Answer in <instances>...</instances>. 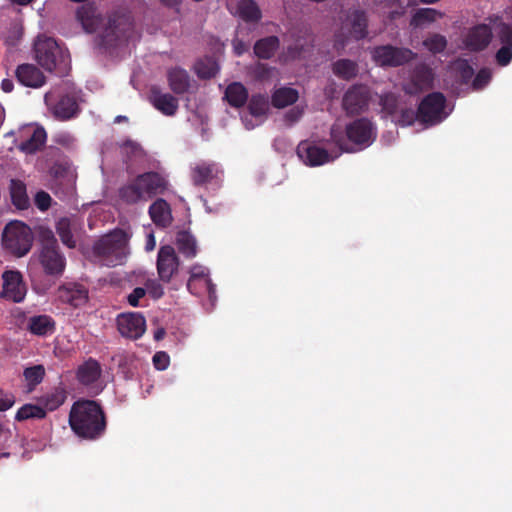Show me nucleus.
<instances>
[{
	"instance_id": "7",
	"label": "nucleus",
	"mask_w": 512,
	"mask_h": 512,
	"mask_svg": "<svg viewBox=\"0 0 512 512\" xmlns=\"http://www.w3.org/2000/svg\"><path fill=\"white\" fill-rule=\"evenodd\" d=\"M368 35V17L364 10L354 9L346 17L340 31L334 35L333 47L338 54L344 52L350 39H365Z\"/></svg>"
},
{
	"instance_id": "39",
	"label": "nucleus",
	"mask_w": 512,
	"mask_h": 512,
	"mask_svg": "<svg viewBox=\"0 0 512 512\" xmlns=\"http://www.w3.org/2000/svg\"><path fill=\"white\" fill-rule=\"evenodd\" d=\"M442 13L433 8H420L413 14L410 25L412 27H420L426 23L434 22L437 18L441 17Z\"/></svg>"
},
{
	"instance_id": "2",
	"label": "nucleus",
	"mask_w": 512,
	"mask_h": 512,
	"mask_svg": "<svg viewBox=\"0 0 512 512\" xmlns=\"http://www.w3.org/2000/svg\"><path fill=\"white\" fill-rule=\"evenodd\" d=\"M69 425L79 438L94 441L101 438L106 431V415L96 401L80 399L70 409Z\"/></svg>"
},
{
	"instance_id": "53",
	"label": "nucleus",
	"mask_w": 512,
	"mask_h": 512,
	"mask_svg": "<svg viewBox=\"0 0 512 512\" xmlns=\"http://www.w3.org/2000/svg\"><path fill=\"white\" fill-rule=\"evenodd\" d=\"M416 119H418L417 112L411 108H405L401 110L397 122L401 126H410L415 122Z\"/></svg>"
},
{
	"instance_id": "52",
	"label": "nucleus",
	"mask_w": 512,
	"mask_h": 512,
	"mask_svg": "<svg viewBox=\"0 0 512 512\" xmlns=\"http://www.w3.org/2000/svg\"><path fill=\"white\" fill-rule=\"evenodd\" d=\"M495 58L498 65L507 66L512 60V47L503 45L496 52Z\"/></svg>"
},
{
	"instance_id": "61",
	"label": "nucleus",
	"mask_w": 512,
	"mask_h": 512,
	"mask_svg": "<svg viewBox=\"0 0 512 512\" xmlns=\"http://www.w3.org/2000/svg\"><path fill=\"white\" fill-rule=\"evenodd\" d=\"M160 2L170 8H174L179 5L180 0H160Z\"/></svg>"
},
{
	"instance_id": "46",
	"label": "nucleus",
	"mask_w": 512,
	"mask_h": 512,
	"mask_svg": "<svg viewBox=\"0 0 512 512\" xmlns=\"http://www.w3.org/2000/svg\"><path fill=\"white\" fill-rule=\"evenodd\" d=\"M273 71V67H270L269 65L261 62H257L250 67L249 73L254 80L264 82L271 78Z\"/></svg>"
},
{
	"instance_id": "22",
	"label": "nucleus",
	"mask_w": 512,
	"mask_h": 512,
	"mask_svg": "<svg viewBox=\"0 0 512 512\" xmlns=\"http://www.w3.org/2000/svg\"><path fill=\"white\" fill-rule=\"evenodd\" d=\"M25 139L17 144V148L25 154H35L40 151L47 140V133L43 127L29 128L24 131Z\"/></svg>"
},
{
	"instance_id": "48",
	"label": "nucleus",
	"mask_w": 512,
	"mask_h": 512,
	"mask_svg": "<svg viewBox=\"0 0 512 512\" xmlns=\"http://www.w3.org/2000/svg\"><path fill=\"white\" fill-rule=\"evenodd\" d=\"M382 111L389 116H394L398 109V100L393 93H386L380 97Z\"/></svg>"
},
{
	"instance_id": "16",
	"label": "nucleus",
	"mask_w": 512,
	"mask_h": 512,
	"mask_svg": "<svg viewBox=\"0 0 512 512\" xmlns=\"http://www.w3.org/2000/svg\"><path fill=\"white\" fill-rule=\"evenodd\" d=\"M156 266L159 279L169 283L179 268V258L172 246L165 245L159 249Z\"/></svg>"
},
{
	"instance_id": "14",
	"label": "nucleus",
	"mask_w": 512,
	"mask_h": 512,
	"mask_svg": "<svg viewBox=\"0 0 512 512\" xmlns=\"http://www.w3.org/2000/svg\"><path fill=\"white\" fill-rule=\"evenodd\" d=\"M101 374L100 363L93 358H89L77 368L76 379L90 392L97 395L102 390V386L99 384Z\"/></svg>"
},
{
	"instance_id": "9",
	"label": "nucleus",
	"mask_w": 512,
	"mask_h": 512,
	"mask_svg": "<svg viewBox=\"0 0 512 512\" xmlns=\"http://www.w3.org/2000/svg\"><path fill=\"white\" fill-rule=\"evenodd\" d=\"M371 57L380 67H400L416 59L417 53L406 47L386 44L375 46Z\"/></svg>"
},
{
	"instance_id": "3",
	"label": "nucleus",
	"mask_w": 512,
	"mask_h": 512,
	"mask_svg": "<svg viewBox=\"0 0 512 512\" xmlns=\"http://www.w3.org/2000/svg\"><path fill=\"white\" fill-rule=\"evenodd\" d=\"M344 137L339 128L332 127L330 137L342 152L353 153L369 147L376 139L374 124L365 117L346 125Z\"/></svg>"
},
{
	"instance_id": "33",
	"label": "nucleus",
	"mask_w": 512,
	"mask_h": 512,
	"mask_svg": "<svg viewBox=\"0 0 512 512\" xmlns=\"http://www.w3.org/2000/svg\"><path fill=\"white\" fill-rule=\"evenodd\" d=\"M237 14L247 23H257L262 18V12L254 0H240L237 4Z\"/></svg>"
},
{
	"instance_id": "8",
	"label": "nucleus",
	"mask_w": 512,
	"mask_h": 512,
	"mask_svg": "<svg viewBox=\"0 0 512 512\" xmlns=\"http://www.w3.org/2000/svg\"><path fill=\"white\" fill-rule=\"evenodd\" d=\"M33 236L28 225L21 221L8 223L2 233V245L16 257H23L32 247Z\"/></svg>"
},
{
	"instance_id": "13",
	"label": "nucleus",
	"mask_w": 512,
	"mask_h": 512,
	"mask_svg": "<svg viewBox=\"0 0 512 512\" xmlns=\"http://www.w3.org/2000/svg\"><path fill=\"white\" fill-rule=\"evenodd\" d=\"M116 322L119 333L128 339L137 340L146 330V320L139 312L122 313L118 315Z\"/></svg>"
},
{
	"instance_id": "28",
	"label": "nucleus",
	"mask_w": 512,
	"mask_h": 512,
	"mask_svg": "<svg viewBox=\"0 0 512 512\" xmlns=\"http://www.w3.org/2000/svg\"><path fill=\"white\" fill-rule=\"evenodd\" d=\"M55 321L49 315H37L29 318L28 330L37 336H48L55 332Z\"/></svg>"
},
{
	"instance_id": "37",
	"label": "nucleus",
	"mask_w": 512,
	"mask_h": 512,
	"mask_svg": "<svg viewBox=\"0 0 512 512\" xmlns=\"http://www.w3.org/2000/svg\"><path fill=\"white\" fill-rule=\"evenodd\" d=\"M298 91L290 87H282L274 91L271 103L276 108H284L294 104L298 100Z\"/></svg>"
},
{
	"instance_id": "17",
	"label": "nucleus",
	"mask_w": 512,
	"mask_h": 512,
	"mask_svg": "<svg viewBox=\"0 0 512 512\" xmlns=\"http://www.w3.org/2000/svg\"><path fill=\"white\" fill-rule=\"evenodd\" d=\"M492 36V29L489 25L477 24L468 29L462 42L468 51L481 52L489 46Z\"/></svg>"
},
{
	"instance_id": "49",
	"label": "nucleus",
	"mask_w": 512,
	"mask_h": 512,
	"mask_svg": "<svg viewBox=\"0 0 512 512\" xmlns=\"http://www.w3.org/2000/svg\"><path fill=\"white\" fill-rule=\"evenodd\" d=\"M492 77L491 70L489 68H481L475 75L472 81L473 90H481L488 85Z\"/></svg>"
},
{
	"instance_id": "63",
	"label": "nucleus",
	"mask_w": 512,
	"mask_h": 512,
	"mask_svg": "<svg viewBox=\"0 0 512 512\" xmlns=\"http://www.w3.org/2000/svg\"><path fill=\"white\" fill-rule=\"evenodd\" d=\"M154 247H155V239H154L153 234H150L149 235V239H148L147 244H146V249L147 250H152V249H154Z\"/></svg>"
},
{
	"instance_id": "35",
	"label": "nucleus",
	"mask_w": 512,
	"mask_h": 512,
	"mask_svg": "<svg viewBox=\"0 0 512 512\" xmlns=\"http://www.w3.org/2000/svg\"><path fill=\"white\" fill-rule=\"evenodd\" d=\"M412 81L419 89H428L434 81V72L426 64H418L412 72Z\"/></svg>"
},
{
	"instance_id": "23",
	"label": "nucleus",
	"mask_w": 512,
	"mask_h": 512,
	"mask_svg": "<svg viewBox=\"0 0 512 512\" xmlns=\"http://www.w3.org/2000/svg\"><path fill=\"white\" fill-rule=\"evenodd\" d=\"M149 216L158 228H168L173 222L170 204L163 198H157L149 207Z\"/></svg>"
},
{
	"instance_id": "4",
	"label": "nucleus",
	"mask_w": 512,
	"mask_h": 512,
	"mask_svg": "<svg viewBox=\"0 0 512 512\" xmlns=\"http://www.w3.org/2000/svg\"><path fill=\"white\" fill-rule=\"evenodd\" d=\"M38 240V261L44 273L52 277H61L66 268V258L60 250L54 232L48 227L40 226Z\"/></svg>"
},
{
	"instance_id": "43",
	"label": "nucleus",
	"mask_w": 512,
	"mask_h": 512,
	"mask_svg": "<svg viewBox=\"0 0 512 512\" xmlns=\"http://www.w3.org/2000/svg\"><path fill=\"white\" fill-rule=\"evenodd\" d=\"M248 109L250 114L256 117L266 115L269 109L267 96L263 94L252 95L249 101Z\"/></svg>"
},
{
	"instance_id": "26",
	"label": "nucleus",
	"mask_w": 512,
	"mask_h": 512,
	"mask_svg": "<svg viewBox=\"0 0 512 512\" xmlns=\"http://www.w3.org/2000/svg\"><path fill=\"white\" fill-rule=\"evenodd\" d=\"M51 110L56 119L66 121L78 114L79 106L74 96L64 95Z\"/></svg>"
},
{
	"instance_id": "29",
	"label": "nucleus",
	"mask_w": 512,
	"mask_h": 512,
	"mask_svg": "<svg viewBox=\"0 0 512 512\" xmlns=\"http://www.w3.org/2000/svg\"><path fill=\"white\" fill-rule=\"evenodd\" d=\"M9 192L12 204L19 210H26L30 207V199L27 194V188L23 181L11 179Z\"/></svg>"
},
{
	"instance_id": "24",
	"label": "nucleus",
	"mask_w": 512,
	"mask_h": 512,
	"mask_svg": "<svg viewBox=\"0 0 512 512\" xmlns=\"http://www.w3.org/2000/svg\"><path fill=\"white\" fill-rule=\"evenodd\" d=\"M222 173L218 164L215 162H200L191 170V180L195 186L205 185L218 178Z\"/></svg>"
},
{
	"instance_id": "12",
	"label": "nucleus",
	"mask_w": 512,
	"mask_h": 512,
	"mask_svg": "<svg viewBox=\"0 0 512 512\" xmlns=\"http://www.w3.org/2000/svg\"><path fill=\"white\" fill-rule=\"evenodd\" d=\"M1 297L13 303H21L27 294V286L18 270H5L2 273Z\"/></svg>"
},
{
	"instance_id": "21",
	"label": "nucleus",
	"mask_w": 512,
	"mask_h": 512,
	"mask_svg": "<svg viewBox=\"0 0 512 512\" xmlns=\"http://www.w3.org/2000/svg\"><path fill=\"white\" fill-rule=\"evenodd\" d=\"M15 77L21 85L34 89L40 88L46 83L43 72L30 63L18 65L15 70Z\"/></svg>"
},
{
	"instance_id": "20",
	"label": "nucleus",
	"mask_w": 512,
	"mask_h": 512,
	"mask_svg": "<svg viewBox=\"0 0 512 512\" xmlns=\"http://www.w3.org/2000/svg\"><path fill=\"white\" fill-rule=\"evenodd\" d=\"M60 302L68 304L74 308L85 305L88 301V290L79 283H66L61 285L56 292Z\"/></svg>"
},
{
	"instance_id": "59",
	"label": "nucleus",
	"mask_w": 512,
	"mask_h": 512,
	"mask_svg": "<svg viewBox=\"0 0 512 512\" xmlns=\"http://www.w3.org/2000/svg\"><path fill=\"white\" fill-rule=\"evenodd\" d=\"M300 116L301 112L293 109L286 114V119L289 120L290 122H296L300 118Z\"/></svg>"
},
{
	"instance_id": "45",
	"label": "nucleus",
	"mask_w": 512,
	"mask_h": 512,
	"mask_svg": "<svg viewBox=\"0 0 512 512\" xmlns=\"http://www.w3.org/2000/svg\"><path fill=\"white\" fill-rule=\"evenodd\" d=\"M447 44L446 37L438 33L431 34L423 41L424 47L433 54L442 53L446 49Z\"/></svg>"
},
{
	"instance_id": "57",
	"label": "nucleus",
	"mask_w": 512,
	"mask_h": 512,
	"mask_svg": "<svg viewBox=\"0 0 512 512\" xmlns=\"http://www.w3.org/2000/svg\"><path fill=\"white\" fill-rule=\"evenodd\" d=\"M15 403V397L11 393L0 390V411H6Z\"/></svg>"
},
{
	"instance_id": "15",
	"label": "nucleus",
	"mask_w": 512,
	"mask_h": 512,
	"mask_svg": "<svg viewBox=\"0 0 512 512\" xmlns=\"http://www.w3.org/2000/svg\"><path fill=\"white\" fill-rule=\"evenodd\" d=\"M145 201L157 195L164 194L168 189L169 182L158 172L149 171L136 176Z\"/></svg>"
},
{
	"instance_id": "54",
	"label": "nucleus",
	"mask_w": 512,
	"mask_h": 512,
	"mask_svg": "<svg viewBox=\"0 0 512 512\" xmlns=\"http://www.w3.org/2000/svg\"><path fill=\"white\" fill-rule=\"evenodd\" d=\"M153 364L157 370H165L170 363L169 355L164 351L156 352L153 356Z\"/></svg>"
},
{
	"instance_id": "32",
	"label": "nucleus",
	"mask_w": 512,
	"mask_h": 512,
	"mask_svg": "<svg viewBox=\"0 0 512 512\" xmlns=\"http://www.w3.org/2000/svg\"><path fill=\"white\" fill-rule=\"evenodd\" d=\"M118 197L127 205L145 201L136 177L118 189Z\"/></svg>"
},
{
	"instance_id": "60",
	"label": "nucleus",
	"mask_w": 512,
	"mask_h": 512,
	"mask_svg": "<svg viewBox=\"0 0 512 512\" xmlns=\"http://www.w3.org/2000/svg\"><path fill=\"white\" fill-rule=\"evenodd\" d=\"M301 52L302 47H300L298 44L288 47V53L291 54L293 58L300 56Z\"/></svg>"
},
{
	"instance_id": "34",
	"label": "nucleus",
	"mask_w": 512,
	"mask_h": 512,
	"mask_svg": "<svg viewBox=\"0 0 512 512\" xmlns=\"http://www.w3.org/2000/svg\"><path fill=\"white\" fill-rule=\"evenodd\" d=\"M279 39L277 36H268L256 41L254 53L260 59H270L279 48Z\"/></svg>"
},
{
	"instance_id": "56",
	"label": "nucleus",
	"mask_w": 512,
	"mask_h": 512,
	"mask_svg": "<svg viewBox=\"0 0 512 512\" xmlns=\"http://www.w3.org/2000/svg\"><path fill=\"white\" fill-rule=\"evenodd\" d=\"M146 294V289L142 287H136L133 289V291L128 295L127 301L128 303L133 306L137 307L139 306V300L143 298Z\"/></svg>"
},
{
	"instance_id": "58",
	"label": "nucleus",
	"mask_w": 512,
	"mask_h": 512,
	"mask_svg": "<svg viewBox=\"0 0 512 512\" xmlns=\"http://www.w3.org/2000/svg\"><path fill=\"white\" fill-rule=\"evenodd\" d=\"M1 88L4 92L10 93L14 88L13 81L11 79H3L1 82Z\"/></svg>"
},
{
	"instance_id": "31",
	"label": "nucleus",
	"mask_w": 512,
	"mask_h": 512,
	"mask_svg": "<svg viewBox=\"0 0 512 512\" xmlns=\"http://www.w3.org/2000/svg\"><path fill=\"white\" fill-rule=\"evenodd\" d=\"M187 288L192 294H199L201 290H206L209 293L210 298L215 293V287L212 284L210 278L203 271L196 272L192 271L191 276L187 282Z\"/></svg>"
},
{
	"instance_id": "5",
	"label": "nucleus",
	"mask_w": 512,
	"mask_h": 512,
	"mask_svg": "<svg viewBox=\"0 0 512 512\" xmlns=\"http://www.w3.org/2000/svg\"><path fill=\"white\" fill-rule=\"evenodd\" d=\"M127 237L122 230L109 233L93 245V254L99 261L109 267L123 264L127 256Z\"/></svg>"
},
{
	"instance_id": "64",
	"label": "nucleus",
	"mask_w": 512,
	"mask_h": 512,
	"mask_svg": "<svg viewBox=\"0 0 512 512\" xmlns=\"http://www.w3.org/2000/svg\"><path fill=\"white\" fill-rule=\"evenodd\" d=\"M128 118L126 116L119 115L115 118V122L127 121Z\"/></svg>"
},
{
	"instance_id": "19",
	"label": "nucleus",
	"mask_w": 512,
	"mask_h": 512,
	"mask_svg": "<svg viewBox=\"0 0 512 512\" xmlns=\"http://www.w3.org/2000/svg\"><path fill=\"white\" fill-rule=\"evenodd\" d=\"M55 229L64 246L69 249L76 248L82 230L76 216L59 218L55 223Z\"/></svg>"
},
{
	"instance_id": "30",
	"label": "nucleus",
	"mask_w": 512,
	"mask_h": 512,
	"mask_svg": "<svg viewBox=\"0 0 512 512\" xmlns=\"http://www.w3.org/2000/svg\"><path fill=\"white\" fill-rule=\"evenodd\" d=\"M248 97V90L240 82H232L229 84L224 93V99L234 108L243 107L246 104Z\"/></svg>"
},
{
	"instance_id": "6",
	"label": "nucleus",
	"mask_w": 512,
	"mask_h": 512,
	"mask_svg": "<svg viewBox=\"0 0 512 512\" xmlns=\"http://www.w3.org/2000/svg\"><path fill=\"white\" fill-rule=\"evenodd\" d=\"M37 63L48 72L63 74L67 69L68 55L55 39L39 36L34 43Z\"/></svg>"
},
{
	"instance_id": "55",
	"label": "nucleus",
	"mask_w": 512,
	"mask_h": 512,
	"mask_svg": "<svg viewBox=\"0 0 512 512\" xmlns=\"http://www.w3.org/2000/svg\"><path fill=\"white\" fill-rule=\"evenodd\" d=\"M146 291L153 299H160L164 295L162 285L156 280H148L146 282Z\"/></svg>"
},
{
	"instance_id": "25",
	"label": "nucleus",
	"mask_w": 512,
	"mask_h": 512,
	"mask_svg": "<svg viewBox=\"0 0 512 512\" xmlns=\"http://www.w3.org/2000/svg\"><path fill=\"white\" fill-rule=\"evenodd\" d=\"M151 102L153 106L166 116H173L178 110L177 98L169 93H162L158 88L151 89Z\"/></svg>"
},
{
	"instance_id": "38",
	"label": "nucleus",
	"mask_w": 512,
	"mask_h": 512,
	"mask_svg": "<svg viewBox=\"0 0 512 512\" xmlns=\"http://www.w3.org/2000/svg\"><path fill=\"white\" fill-rule=\"evenodd\" d=\"M178 250L187 258H193L197 254L195 238L188 232H179L176 241Z\"/></svg>"
},
{
	"instance_id": "41",
	"label": "nucleus",
	"mask_w": 512,
	"mask_h": 512,
	"mask_svg": "<svg viewBox=\"0 0 512 512\" xmlns=\"http://www.w3.org/2000/svg\"><path fill=\"white\" fill-rule=\"evenodd\" d=\"M46 417V410L38 405L25 404L16 413L15 419L17 421H24L28 419H43Z\"/></svg>"
},
{
	"instance_id": "18",
	"label": "nucleus",
	"mask_w": 512,
	"mask_h": 512,
	"mask_svg": "<svg viewBox=\"0 0 512 512\" xmlns=\"http://www.w3.org/2000/svg\"><path fill=\"white\" fill-rule=\"evenodd\" d=\"M298 157L308 166H320L333 161L338 155L332 156L326 149L312 142L302 141L297 146Z\"/></svg>"
},
{
	"instance_id": "1",
	"label": "nucleus",
	"mask_w": 512,
	"mask_h": 512,
	"mask_svg": "<svg viewBox=\"0 0 512 512\" xmlns=\"http://www.w3.org/2000/svg\"><path fill=\"white\" fill-rule=\"evenodd\" d=\"M77 18L87 32L99 31L97 43L106 50L129 41L134 34L130 13L115 12L106 20L95 6L86 4L77 10Z\"/></svg>"
},
{
	"instance_id": "27",
	"label": "nucleus",
	"mask_w": 512,
	"mask_h": 512,
	"mask_svg": "<svg viewBox=\"0 0 512 512\" xmlns=\"http://www.w3.org/2000/svg\"><path fill=\"white\" fill-rule=\"evenodd\" d=\"M167 80L170 89L178 95L189 91L191 78L188 72L180 67H174L168 70Z\"/></svg>"
},
{
	"instance_id": "50",
	"label": "nucleus",
	"mask_w": 512,
	"mask_h": 512,
	"mask_svg": "<svg viewBox=\"0 0 512 512\" xmlns=\"http://www.w3.org/2000/svg\"><path fill=\"white\" fill-rule=\"evenodd\" d=\"M497 34L502 46L512 47V26L505 22H500L497 26Z\"/></svg>"
},
{
	"instance_id": "10",
	"label": "nucleus",
	"mask_w": 512,
	"mask_h": 512,
	"mask_svg": "<svg viewBox=\"0 0 512 512\" xmlns=\"http://www.w3.org/2000/svg\"><path fill=\"white\" fill-rule=\"evenodd\" d=\"M446 97L441 92L426 95L417 109L418 120L426 125H436L447 118Z\"/></svg>"
},
{
	"instance_id": "11",
	"label": "nucleus",
	"mask_w": 512,
	"mask_h": 512,
	"mask_svg": "<svg viewBox=\"0 0 512 512\" xmlns=\"http://www.w3.org/2000/svg\"><path fill=\"white\" fill-rule=\"evenodd\" d=\"M370 100V88L365 84H354L344 93L342 108L346 115L356 116L368 109Z\"/></svg>"
},
{
	"instance_id": "36",
	"label": "nucleus",
	"mask_w": 512,
	"mask_h": 512,
	"mask_svg": "<svg viewBox=\"0 0 512 512\" xmlns=\"http://www.w3.org/2000/svg\"><path fill=\"white\" fill-rule=\"evenodd\" d=\"M332 71L338 78L349 81L357 76L358 65L350 59H339L332 64Z\"/></svg>"
},
{
	"instance_id": "62",
	"label": "nucleus",
	"mask_w": 512,
	"mask_h": 512,
	"mask_svg": "<svg viewBox=\"0 0 512 512\" xmlns=\"http://www.w3.org/2000/svg\"><path fill=\"white\" fill-rule=\"evenodd\" d=\"M165 334H166L165 330L163 328H159L154 333V339L156 341H160L164 338Z\"/></svg>"
},
{
	"instance_id": "40",
	"label": "nucleus",
	"mask_w": 512,
	"mask_h": 512,
	"mask_svg": "<svg viewBox=\"0 0 512 512\" xmlns=\"http://www.w3.org/2000/svg\"><path fill=\"white\" fill-rule=\"evenodd\" d=\"M453 70L457 80L461 84H468L474 76V69L469 64V61L464 58H458L453 62Z\"/></svg>"
},
{
	"instance_id": "51",
	"label": "nucleus",
	"mask_w": 512,
	"mask_h": 512,
	"mask_svg": "<svg viewBox=\"0 0 512 512\" xmlns=\"http://www.w3.org/2000/svg\"><path fill=\"white\" fill-rule=\"evenodd\" d=\"M51 201V196L43 190L38 191L34 197V203L40 211H47L51 206Z\"/></svg>"
},
{
	"instance_id": "44",
	"label": "nucleus",
	"mask_w": 512,
	"mask_h": 512,
	"mask_svg": "<svg viewBox=\"0 0 512 512\" xmlns=\"http://www.w3.org/2000/svg\"><path fill=\"white\" fill-rule=\"evenodd\" d=\"M218 66L211 58L198 60L195 64V72L201 79H210L216 75Z\"/></svg>"
},
{
	"instance_id": "42",
	"label": "nucleus",
	"mask_w": 512,
	"mask_h": 512,
	"mask_svg": "<svg viewBox=\"0 0 512 512\" xmlns=\"http://www.w3.org/2000/svg\"><path fill=\"white\" fill-rule=\"evenodd\" d=\"M23 376L28 385V391L31 392L40 384L45 376V368L43 365H35L24 370Z\"/></svg>"
},
{
	"instance_id": "47",
	"label": "nucleus",
	"mask_w": 512,
	"mask_h": 512,
	"mask_svg": "<svg viewBox=\"0 0 512 512\" xmlns=\"http://www.w3.org/2000/svg\"><path fill=\"white\" fill-rule=\"evenodd\" d=\"M66 400V393L62 389H57L49 393L44 398L45 408L54 411L59 408Z\"/></svg>"
}]
</instances>
